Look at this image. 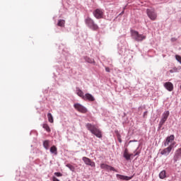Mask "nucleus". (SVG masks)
Listing matches in <instances>:
<instances>
[{
  "mask_svg": "<svg viewBox=\"0 0 181 181\" xmlns=\"http://www.w3.org/2000/svg\"><path fill=\"white\" fill-rule=\"evenodd\" d=\"M86 127L88 131H90V132L95 135V136L100 139L103 138V134L101 133V131H100V129H98L95 125L88 123L86 124Z\"/></svg>",
  "mask_w": 181,
  "mask_h": 181,
  "instance_id": "1",
  "label": "nucleus"
},
{
  "mask_svg": "<svg viewBox=\"0 0 181 181\" xmlns=\"http://www.w3.org/2000/svg\"><path fill=\"white\" fill-rule=\"evenodd\" d=\"M85 22L86 25L93 30H98V25L94 23V20L90 17L86 18Z\"/></svg>",
  "mask_w": 181,
  "mask_h": 181,
  "instance_id": "2",
  "label": "nucleus"
},
{
  "mask_svg": "<svg viewBox=\"0 0 181 181\" xmlns=\"http://www.w3.org/2000/svg\"><path fill=\"white\" fill-rule=\"evenodd\" d=\"M132 36L136 42H142L144 39H146V36L139 34L138 31L132 30Z\"/></svg>",
  "mask_w": 181,
  "mask_h": 181,
  "instance_id": "3",
  "label": "nucleus"
},
{
  "mask_svg": "<svg viewBox=\"0 0 181 181\" xmlns=\"http://www.w3.org/2000/svg\"><path fill=\"white\" fill-rule=\"evenodd\" d=\"M169 111H165L163 115H162V117L160 119V121L158 124V128L159 129H160V128H162V127L163 126V124H165V122H166L168 118L169 117Z\"/></svg>",
  "mask_w": 181,
  "mask_h": 181,
  "instance_id": "4",
  "label": "nucleus"
},
{
  "mask_svg": "<svg viewBox=\"0 0 181 181\" xmlns=\"http://www.w3.org/2000/svg\"><path fill=\"white\" fill-rule=\"evenodd\" d=\"M147 16L151 19V21H156L158 18V14L155 12V10H151L148 8L146 10Z\"/></svg>",
  "mask_w": 181,
  "mask_h": 181,
  "instance_id": "5",
  "label": "nucleus"
},
{
  "mask_svg": "<svg viewBox=\"0 0 181 181\" xmlns=\"http://www.w3.org/2000/svg\"><path fill=\"white\" fill-rule=\"evenodd\" d=\"M175 146V143L170 144L169 146L160 151V155H163L164 156H168L170 152H172V149Z\"/></svg>",
  "mask_w": 181,
  "mask_h": 181,
  "instance_id": "6",
  "label": "nucleus"
},
{
  "mask_svg": "<svg viewBox=\"0 0 181 181\" xmlns=\"http://www.w3.org/2000/svg\"><path fill=\"white\" fill-rule=\"evenodd\" d=\"M93 16L96 19H103L104 18V11L101 8H96L93 11Z\"/></svg>",
  "mask_w": 181,
  "mask_h": 181,
  "instance_id": "7",
  "label": "nucleus"
},
{
  "mask_svg": "<svg viewBox=\"0 0 181 181\" xmlns=\"http://www.w3.org/2000/svg\"><path fill=\"white\" fill-rule=\"evenodd\" d=\"M74 107L75 109H76L77 111L82 112V114H86V112H87V108H86V107L83 106V105H81L80 103H75Z\"/></svg>",
  "mask_w": 181,
  "mask_h": 181,
  "instance_id": "8",
  "label": "nucleus"
},
{
  "mask_svg": "<svg viewBox=\"0 0 181 181\" xmlns=\"http://www.w3.org/2000/svg\"><path fill=\"white\" fill-rule=\"evenodd\" d=\"M175 141V135L171 134L170 136H168L165 140L163 141L164 146H169V144H174L173 142ZM173 142V143H172Z\"/></svg>",
  "mask_w": 181,
  "mask_h": 181,
  "instance_id": "9",
  "label": "nucleus"
},
{
  "mask_svg": "<svg viewBox=\"0 0 181 181\" xmlns=\"http://www.w3.org/2000/svg\"><path fill=\"white\" fill-rule=\"evenodd\" d=\"M100 168L104 169V170H107V172H110V171L117 172V170H115L114 167L111 165H108L107 164H105V163H101Z\"/></svg>",
  "mask_w": 181,
  "mask_h": 181,
  "instance_id": "10",
  "label": "nucleus"
},
{
  "mask_svg": "<svg viewBox=\"0 0 181 181\" xmlns=\"http://www.w3.org/2000/svg\"><path fill=\"white\" fill-rule=\"evenodd\" d=\"M82 160H83L84 163L86 164L88 166H91V168H95V163L92 161L91 159L87 157H83Z\"/></svg>",
  "mask_w": 181,
  "mask_h": 181,
  "instance_id": "11",
  "label": "nucleus"
},
{
  "mask_svg": "<svg viewBox=\"0 0 181 181\" xmlns=\"http://www.w3.org/2000/svg\"><path fill=\"white\" fill-rule=\"evenodd\" d=\"M181 159V148H178L174 154L173 160L176 163L177 160Z\"/></svg>",
  "mask_w": 181,
  "mask_h": 181,
  "instance_id": "12",
  "label": "nucleus"
},
{
  "mask_svg": "<svg viewBox=\"0 0 181 181\" xmlns=\"http://www.w3.org/2000/svg\"><path fill=\"white\" fill-rule=\"evenodd\" d=\"M117 179H119L120 180H131L132 179V177H128L127 175H122L119 174L116 175Z\"/></svg>",
  "mask_w": 181,
  "mask_h": 181,
  "instance_id": "13",
  "label": "nucleus"
},
{
  "mask_svg": "<svg viewBox=\"0 0 181 181\" xmlns=\"http://www.w3.org/2000/svg\"><path fill=\"white\" fill-rule=\"evenodd\" d=\"M166 90H168V91H173V84L170 82H166L164 84Z\"/></svg>",
  "mask_w": 181,
  "mask_h": 181,
  "instance_id": "14",
  "label": "nucleus"
},
{
  "mask_svg": "<svg viewBox=\"0 0 181 181\" xmlns=\"http://www.w3.org/2000/svg\"><path fill=\"white\" fill-rule=\"evenodd\" d=\"M83 100H88V101H94L95 100L94 96L90 93L85 94V97H83Z\"/></svg>",
  "mask_w": 181,
  "mask_h": 181,
  "instance_id": "15",
  "label": "nucleus"
},
{
  "mask_svg": "<svg viewBox=\"0 0 181 181\" xmlns=\"http://www.w3.org/2000/svg\"><path fill=\"white\" fill-rule=\"evenodd\" d=\"M123 158L126 159V160H131L129 157V153H128V149H125L123 153Z\"/></svg>",
  "mask_w": 181,
  "mask_h": 181,
  "instance_id": "16",
  "label": "nucleus"
},
{
  "mask_svg": "<svg viewBox=\"0 0 181 181\" xmlns=\"http://www.w3.org/2000/svg\"><path fill=\"white\" fill-rule=\"evenodd\" d=\"M43 146L46 151L49 150V148L50 147V141L45 140L43 141Z\"/></svg>",
  "mask_w": 181,
  "mask_h": 181,
  "instance_id": "17",
  "label": "nucleus"
},
{
  "mask_svg": "<svg viewBox=\"0 0 181 181\" xmlns=\"http://www.w3.org/2000/svg\"><path fill=\"white\" fill-rule=\"evenodd\" d=\"M49 151L54 155H57V147H56V146H52L50 148Z\"/></svg>",
  "mask_w": 181,
  "mask_h": 181,
  "instance_id": "18",
  "label": "nucleus"
},
{
  "mask_svg": "<svg viewBox=\"0 0 181 181\" xmlns=\"http://www.w3.org/2000/svg\"><path fill=\"white\" fill-rule=\"evenodd\" d=\"M159 177L160 179H165L166 177V170H163L159 173Z\"/></svg>",
  "mask_w": 181,
  "mask_h": 181,
  "instance_id": "19",
  "label": "nucleus"
},
{
  "mask_svg": "<svg viewBox=\"0 0 181 181\" xmlns=\"http://www.w3.org/2000/svg\"><path fill=\"white\" fill-rule=\"evenodd\" d=\"M47 118H48L49 122H50L51 124H53L54 119H53V115H52V113L47 114Z\"/></svg>",
  "mask_w": 181,
  "mask_h": 181,
  "instance_id": "20",
  "label": "nucleus"
},
{
  "mask_svg": "<svg viewBox=\"0 0 181 181\" xmlns=\"http://www.w3.org/2000/svg\"><path fill=\"white\" fill-rule=\"evenodd\" d=\"M42 127L44 128V129H45V131H47V132H50L52 131L50 129V127H49L47 124H42Z\"/></svg>",
  "mask_w": 181,
  "mask_h": 181,
  "instance_id": "21",
  "label": "nucleus"
},
{
  "mask_svg": "<svg viewBox=\"0 0 181 181\" xmlns=\"http://www.w3.org/2000/svg\"><path fill=\"white\" fill-rule=\"evenodd\" d=\"M64 23H66V21L64 20H59L58 21V26H61V28H63L64 26Z\"/></svg>",
  "mask_w": 181,
  "mask_h": 181,
  "instance_id": "22",
  "label": "nucleus"
},
{
  "mask_svg": "<svg viewBox=\"0 0 181 181\" xmlns=\"http://www.w3.org/2000/svg\"><path fill=\"white\" fill-rule=\"evenodd\" d=\"M76 94H77V95L81 97V98H83V100H84L86 95H84V93L83 91H78V92H76Z\"/></svg>",
  "mask_w": 181,
  "mask_h": 181,
  "instance_id": "23",
  "label": "nucleus"
},
{
  "mask_svg": "<svg viewBox=\"0 0 181 181\" xmlns=\"http://www.w3.org/2000/svg\"><path fill=\"white\" fill-rule=\"evenodd\" d=\"M66 168H68L71 172H74V170H75V168H74V166H73L72 165H71V164H66Z\"/></svg>",
  "mask_w": 181,
  "mask_h": 181,
  "instance_id": "24",
  "label": "nucleus"
},
{
  "mask_svg": "<svg viewBox=\"0 0 181 181\" xmlns=\"http://www.w3.org/2000/svg\"><path fill=\"white\" fill-rule=\"evenodd\" d=\"M54 175L57 177H62V176H63V174H62V173H54Z\"/></svg>",
  "mask_w": 181,
  "mask_h": 181,
  "instance_id": "25",
  "label": "nucleus"
},
{
  "mask_svg": "<svg viewBox=\"0 0 181 181\" xmlns=\"http://www.w3.org/2000/svg\"><path fill=\"white\" fill-rule=\"evenodd\" d=\"M175 59L179 63H181V57L179 55H175Z\"/></svg>",
  "mask_w": 181,
  "mask_h": 181,
  "instance_id": "26",
  "label": "nucleus"
},
{
  "mask_svg": "<svg viewBox=\"0 0 181 181\" xmlns=\"http://www.w3.org/2000/svg\"><path fill=\"white\" fill-rule=\"evenodd\" d=\"M140 152L137 151L136 150L134 151V156H138V155H139Z\"/></svg>",
  "mask_w": 181,
  "mask_h": 181,
  "instance_id": "27",
  "label": "nucleus"
},
{
  "mask_svg": "<svg viewBox=\"0 0 181 181\" xmlns=\"http://www.w3.org/2000/svg\"><path fill=\"white\" fill-rule=\"evenodd\" d=\"M105 71H107V73H110V68L109 67H106L105 68Z\"/></svg>",
  "mask_w": 181,
  "mask_h": 181,
  "instance_id": "28",
  "label": "nucleus"
},
{
  "mask_svg": "<svg viewBox=\"0 0 181 181\" xmlns=\"http://www.w3.org/2000/svg\"><path fill=\"white\" fill-rule=\"evenodd\" d=\"M146 115H148V111H146L144 112V118H145V117H146Z\"/></svg>",
  "mask_w": 181,
  "mask_h": 181,
  "instance_id": "29",
  "label": "nucleus"
},
{
  "mask_svg": "<svg viewBox=\"0 0 181 181\" xmlns=\"http://www.w3.org/2000/svg\"><path fill=\"white\" fill-rule=\"evenodd\" d=\"M88 63H94V59L88 60Z\"/></svg>",
  "mask_w": 181,
  "mask_h": 181,
  "instance_id": "30",
  "label": "nucleus"
},
{
  "mask_svg": "<svg viewBox=\"0 0 181 181\" xmlns=\"http://www.w3.org/2000/svg\"><path fill=\"white\" fill-rule=\"evenodd\" d=\"M134 154H133V153H130V154H129V158H130V159H131V158H134Z\"/></svg>",
  "mask_w": 181,
  "mask_h": 181,
  "instance_id": "31",
  "label": "nucleus"
},
{
  "mask_svg": "<svg viewBox=\"0 0 181 181\" xmlns=\"http://www.w3.org/2000/svg\"><path fill=\"white\" fill-rule=\"evenodd\" d=\"M170 73H175V69L170 70Z\"/></svg>",
  "mask_w": 181,
  "mask_h": 181,
  "instance_id": "32",
  "label": "nucleus"
},
{
  "mask_svg": "<svg viewBox=\"0 0 181 181\" xmlns=\"http://www.w3.org/2000/svg\"><path fill=\"white\" fill-rule=\"evenodd\" d=\"M119 142L121 144V142H122V140H121L120 139H119Z\"/></svg>",
  "mask_w": 181,
  "mask_h": 181,
  "instance_id": "33",
  "label": "nucleus"
},
{
  "mask_svg": "<svg viewBox=\"0 0 181 181\" xmlns=\"http://www.w3.org/2000/svg\"><path fill=\"white\" fill-rule=\"evenodd\" d=\"M133 142H136V140H133Z\"/></svg>",
  "mask_w": 181,
  "mask_h": 181,
  "instance_id": "34",
  "label": "nucleus"
}]
</instances>
